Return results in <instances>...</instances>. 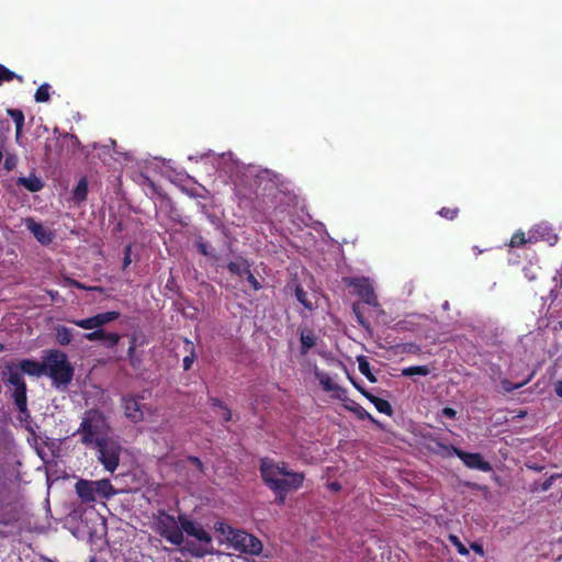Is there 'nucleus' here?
<instances>
[{"mask_svg": "<svg viewBox=\"0 0 562 562\" xmlns=\"http://www.w3.org/2000/svg\"><path fill=\"white\" fill-rule=\"evenodd\" d=\"M259 471L262 482L274 493L279 505H283L288 493L299 490L305 479L304 473L294 472L285 462H278L268 457L260 459Z\"/></svg>", "mask_w": 562, "mask_h": 562, "instance_id": "f257e3e1", "label": "nucleus"}, {"mask_svg": "<svg viewBox=\"0 0 562 562\" xmlns=\"http://www.w3.org/2000/svg\"><path fill=\"white\" fill-rule=\"evenodd\" d=\"M276 190L274 183L262 175L247 177L236 186V195L239 199V205L245 207H265L266 198Z\"/></svg>", "mask_w": 562, "mask_h": 562, "instance_id": "f03ea898", "label": "nucleus"}, {"mask_svg": "<svg viewBox=\"0 0 562 562\" xmlns=\"http://www.w3.org/2000/svg\"><path fill=\"white\" fill-rule=\"evenodd\" d=\"M110 431V425L105 415L91 408L85 412L81 423L74 435H80V441L86 447H92L101 439H104Z\"/></svg>", "mask_w": 562, "mask_h": 562, "instance_id": "7ed1b4c3", "label": "nucleus"}, {"mask_svg": "<svg viewBox=\"0 0 562 562\" xmlns=\"http://www.w3.org/2000/svg\"><path fill=\"white\" fill-rule=\"evenodd\" d=\"M44 375L52 379L55 387L69 384L74 378V368L67 355L60 350L49 349L44 355Z\"/></svg>", "mask_w": 562, "mask_h": 562, "instance_id": "20e7f679", "label": "nucleus"}, {"mask_svg": "<svg viewBox=\"0 0 562 562\" xmlns=\"http://www.w3.org/2000/svg\"><path fill=\"white\" fill-rule=\"evenodd\" d=\"M155 531L173 546H181L184 537L181 531L179 518L170 515L166 509H158L154 515Z\"/></svg>", "mask_w": 562, "mask_h": 562, "instance_id": "39448f33", "label": "nucleus"}, {"mask_svg": "<svg viewBox=\"0 0 562 562\" xmlns=\"http://www.w3.org/2000/svg\"><path fill=\"white\" fill-rule=\"evenodd\" d=\"M92 447L97 450L95 457L98 462L105 471L114 473L120 465V459L123 452L121 442L113 437H106Z\"/></svg>", "mask_w": 562, "mask_h": 562, "instance_id": "423d86ee", "label": "nucleus"}, {"mask_svg": "<svg viewBox=\"0 0 562 562\" xmlns=\"http://www.w3.org/2000/svg\"><path fill=\"white\" fill-rule=\"evenodd\" d=\"M228 540L236 550L243 553L259 555L263 549L262 542L245 530L231 528Z\"/></svg>", "mask_w": 562, "mask_h": 562, "instance_id": "0eeeda50", "label": "nucleus"}, {"mask_svg": "<svg viewBox=\"0 0 562 562\" xmlns=\"http://www.w3.org/2000/svg\"><path fill=\"white\" fill-rule=\"evenodd\" d=\"M2 379L7 385L13 387L11 397L14 403L27 400V385L23 375L9 362H7L2 370Z\"/></svg>", "mask_w": 562, "mask_h": 562, "instance_id": "6e6552de", "label": "nucleus"}, {"mask_svg": "<svg viewBox=\"0 0 562 562\" xmlns=\"http://www.w3.org/2000/svg\"><path fill=\"white\" fill-rule=\"evenodd\" d=\"M347 284L355 289L356 294L366 303L372 306H378V297L374 289L368 278H351Z\"/></svg>", "mask_w": 562, "mask_h": 562, "instance_id": "1a4fd4ad", "label": "nucleus"}, {"mask_svg": "<svg viewBox=\"0 0 562 562\" xmlns=\"http://www.w3.org/2000/svg\"><path fill=\"white\" fill-rule=\"evenodd\" d=\"M120 317V312L109 311L98 313L91 317L83 319H72L70 323L83 329H102L101 327L110 322L116 321Z\"/></svg>", "mask_w": 562, "mask_h": 562, "instance_id": "9d476101", "label": "nucleus"}, {"mask_svg": "<svg viewBox=\"0 0 562 562\" xmlns=\"http://www.w3.org/2000/svg\"><path fill=\"white\" fill-rule=\"evenodd\" d=\"M139 400L134 394H125L121 398V406L125 417L135 424L144 419V405Z\"/></svg>", "mask_w": 562, "mask_h": 562, "instance_id": "9b49d317", "label": "nucleus"}, {"mask_svg": "<svg viewBox=\"0 0 562 562\" xmlns=\"http://www.w3.org/2000/svg\"><path fill=\"white\" fill-rule=\"evenodd\" d=\"M179 522L181 525L182 533L186 532L188 536L193 537L201 542L209 543L212 541L211 535L204 529V527L201 524L189 519L186 515H179Z\"/></svg>", "mask_w": 562, "mask_h": 562, "instance_id": "f8f14e48", "label": "nucleus"}, {"mask_svg": "<svg viewBox=\"0 0 562 562\" xmlns=\"http://www.w3.org/2000/svg\"><path fill=\"white\" fill-rule=\"evenodd\" d=\"M456 456L469 469H475L482 472H490L492 470L490 462L485 461L483 457L477 452H467L461 449H458Z\"/></svg>", "mask_w": 562, "mask_h": 562, "instance_id": "ddd939ff", "label": "nucleus"}, {"mask_svg": "<svg viewBox=\"0 0 562 562\" xmlns=\"http://www.w3.org/2000/svg\"><path fill=\"white\" fill-rule=\"evenodd\" d=\"M25 226L33 234L35 239L43 246L49 245L55 237V234L52 229L45 227L41 223H37L32 217H27L25 220Z\"/></svg>", "mask_w": 562, "mask_h": 562, "instance_id": "4468645a", "label": "nucleus"}, {"mask_svg": "<svg viewBox=\"0 0 562 562\" xmlns=\"http://www.w3.org/2000/svg\"><path fill=\"white\" fill-rule=\"evenodd\" d=\"M12 367H14L22 375L26 374L29 376L40 378L44 375V360L42 362L35 359H21L18 362H9Z\"/></svg>", "mask_w": 562, "mask_h": 562, "instance_id": "2eb2a0df", "label": "nucleus"}, {"mask_svg": "<svg viewBox=\"0 0 562 562\" xmlns=\"http://www.w3.org/2000/svg\"><path fill=\"white\" fill-rule=\"evenodd\" d=\"M83 338L88 341L101 340L106 348H113L119 344L121 336L116 333H106L103 329H95L93 331L86 333Z\"/></svg>", "mask_w": 562, "mask_h": 562, "instance_id": "dca6fc26", "label": "nucleus"}, {"mask_svg": "<svg viewBox=\"0 0 562 562\" xmlns=\"http://www.w3.org/2000/svg\"><path fill=\"white\" fill-rule=\"evenodd\" d=\"M316 378L319 381V384L322 385L323 390L326 392H333L334 397L340 401L346 400V390L338 384H336L330 375L326 372H316Z\"/></svg>", "mask_w": 562, "mask_h": 562, "instance_id": "f3484780", "label": "nucleus"}, {"mask_svg": "<svg viewBox=\"0 0 562 562\" xmlns=\"http://www.w3.org/2000/svg\"><path fill=\"white\" fill-rule=\"evenodd\" d=\"M76 493L82 503H92L95 502V491L93 481L79 480L76 485Z\"/></svg>", "mask_w": 562, "mask_h": 562, "instance_id": "a211bd4d", "label": "nucleus"}, {"mask_svg": "<svg viewBox=\"0 0 562 562\" xmlns=\"http://www.w3.org/2000/svg\"><path fill=\"white\" fill-rule=\"evenodd\" d=\"M427 449L441 458H451L457 454L459 448L442 443L437 439H431L427 445Z\"/></svg>", "mask_w": 562, "mask_h": 562, "instance_id": "6ab92c4d", "label": "nucleus"}, {"mask_svg": "<svg viewBox=\"0 0 562 562\" xmlns=\"http://www.w3.org/2000/svg\"><path fill=\"white\" fill-rule=\"evenodd\" d=\"M316 340L317 337L312 329H302L300 331L301 355H307L308 351L316 346Z\"/></svg>", "mask_w": 562, "mask_h": 562, "instance_id": "aec40b11", "label": "nucleus"}, {"mask_svg": "<svg viewBox=\"0 0 562 562\" xmlns=\"http://www.w3.org/2000/svg\"><path fill=\"white\" fill-rule=\"evenodd\" d=\"M14 405L19 412L18 419L20 420V423L23 424V426L26 430L34 434V430L31 426L32 416H31V412L27 407V400H23V401H21V403L20 402L14 403Z\"/></svg>", "mask_w": 562, "mask_h": 562, "instance_id": "412c9836", "label": "nucleus"}, {"mask_svg": "<svg viewBox=\"0 0 562 562\" xmlns=\"http://www.w3.org/2000/svg\"><path fill=\"white\" fill-rule=\"evenodd\" d=\"M16 184L24 187L30 192H38L44 188V182L34 173L29 177H19Z\"/></svg>", "mask_w": 562, "mask_h": 562, "instance_id": "4be33fe9", "label": "nucleus"}, {"mask_svg": "<svg viewBox=\"0 0 562 562\" xmlns=\"http://www.w3.org/2000/svg\"><path fill=\"white\" fill-rule=\"evenodd\" d=\"M93 484H94L95 495L98 494L99 496H101L105 499H109L116 494V491L113 487V485L111 484L109 479L93 481Z\"/></svg>", "mask_w": 562, "mask_h": 562, "instance_id": "5701e85b", "label": "nucleus"}, {"mask_svg": "<svg viewBox=\"0 0 562 562\" xmlns=\"http://www.w3.org/2000/svg\"><path fill=\"white\" fill-rule=\"evenodd\" d=\"M364 397L374 405L379 413L385 414L387 416L393 415V408L389 401L380 398L372 393L364 394Z\"/></svg>", "mask_w": 562, "mask_h": 562, "instance_id": "b1692460", "label": "nucleus"}, {"mask_svg": "<svg viewBox=\"0 0 562 562\" xmlns=\"http://www.w3.org/2000/svg\"><path fill=\"white\" fill-rule=\"evenodd\" d=\"M88 195V180L86 177L80 178L77 186L72 191V200L76 204H81L87 200Z\"/></svg>", "mask_w": 562, "mask_h": 562, "instance_id": "393cba45", "label": "nucleus"}, {"mask_svg": "<svg viewBox=\"0 0 562 562\" xmlns=\"http://www.w3.org/2000/svg\"><path fill=\"white\" fill-rule=\"evenodd\" d=\"M7 114L13 120L15 124V138L19 139L24 127V113L20 109H8Z\"/></svg>", "mask_w": 562, "mask_h": 562, "instance_id": "a878e982", "label": "nucleus"}, {"mask_svg": "<svg viewBox=\"0 0 562 562\" xmlns=\"http://www.w3.org/2000/svg\"><path fill=\"white\" fill-rule=\"evenodd\" d=\"M227 269L232 274L245 277V274L250 270V265L246 259L239 258L236 261L228 262Z\"/></svg>", "mask_w": 562, "mask_h": 562, "instance_id": "bb28decb", "label": "nucleus"}, {"mask_svg": "<svg viewBox=\"0 0 562 562\" xmlns=\"http://www.w3.org/2000/svg\"><path fill=\"white\" fill-rule=\"evenodd\" d=\"M55 337L59 345L67 346L71 342L74 337L71 328L59 325L55 328Z\"/></svg>", "mask_w": 562, "mask_h": 562, "instance_id": "cd10ccee", "label": "nucleus"}, {"mask_svg": "<svg viewBox=\"0 0 562 562\" xmlns=\"http://www.w3.org/2000/svg\"><path fill=\"white\" fill-rule=\"evenodd\" d=\"M184 349L189 353L183 358V369L186 371L190 370L196 356H195V347L192 341L189 339H184Z\"/></svg>", "mask_w": 562, "mask_h": 562, "instance_id": "c85d7f7f", "label": "nucleus"}, {"mask_svg": "<svg viewBox=\"0 0 562 562\" xmlns=\"http://www.w3.org/2000/svg\"><path fill=\"white\" fill-rule=\"evenodd\" d=\"M294 295L296 300L308 311L314 310V304L307 299V293L300 283L294 285Z\"/></svg>", "mask_w": 562, "mask_h": 562, "instance_id": "c756f323", "label": "nucleus"}, {"mask_svg": "<svg viewBox=\"0 0 562 562\" xmlns=\"http://www.w3.org/2000/svg\"><path fill=\"white\" fill-rule=\"evenodd\" d=\"M358 369L371 383H375L378 381L376 376L372 373L371 366L366 357H360L358 359Z\"/></svg>", "mask_w": 562, "mask_h": 562, "instance_id": "7c9ffc66", "label": "nucleus"}, {"mask_svg": "<svg viewBox=\"0 0 562 562\" xmlns=\"http://www.w3.org/2000/svg\"><path fill=\"white\" fill-rule=\"evenodd\" d=\"M429 373H430V370L427 366H413V367L404 368L402 370V375H404V376H414V375L426 376Z\"/></svg>", "mask_w": 562, "mask_h": 562, "instance_id": "2f4dec72", "label": "nucleus"}, {"mask_svg": "<svg viewBox=\"0 0 562 562\" xmlns=\"http://www.w3.org/2000/svg\"><path fill=\"white\" fill-rule=\"evenodd\" d=\"M14 79L19 80L20 82L23 81L22 76L15 74L14 71L0 64V85L3 82H10Z\"/></svg>", "mask_w": 562, "mask_h": 562, "instance_id": "473e14b6", "label": "nucleus"}, {"mask_svg": "<svg viewBox=\"0 0 562 562\" xmlns=\"http://www.w3.org/2000/svg\"><path fill=\"white\" fill-rule=\"evenodd\" d=\"M49 98H50V86L48 83L41 85L34 94L35 101L43 103V102L49 101Z\"/></svg>", "mask_w": 562, "mask_h": 562, "instance_id": "72a5a7b5", "label": "nucleus"}, {"mask_svg": "<svg viewBox=\"0 0 562 562\" xmlns=\"http://www.w3.org/2000/svg\"><path fill=\"white\" fill-rule=\"evenodd\" d=\"M528 381L529 380H526L520 383H514V382L509 381L508 379H503L501 381V392L504 394L512 393V392L522 387L525 384L528 383Z\"/></svg>", "mask_w": 562, "mask_h": 562, "instance_id": "f704fd0d", "label": "nucleus"}, {"mask_svg": "<svg viewBox=\"0 0 562 562\" xmlns=\"http://www.w3.org/2000/svg\"><path fill=\"white\" fill-rule=\"evenodd\" d=\"M531 240H532V237L526 238L525 233L518 231L513 234L510 241H509V246L513 248L521 247V246L526 245L527 243H530Z\"/></svg>", "mask_w": 562, "mask_h": 562, "instance_id": "c9c22d12", "label": "nucleus"}, {"mask_svg": "<svg viewBox=\"0 0 562 562\" xmlns=\"http://www.w3.org/2000/svg\"><path fill=\"white\" fill-rule=\"evenodd\" d=\"M353 414L360 420H370L371 423L380 426V423L369 412H367L360 404L358 405V407H355Z\"/></svg>", "mask_w": 562, "mask_h": 562, "instance_id": "e433bc0d", "label": "nucleus"}, {"mask_svg": "<svg viewBox=\"0 0 562 562\" xmlns=\"http://www.w3.org/2000/svg\"><path fill=\"white\" fill-rule=\"evenodd\" d=\"M194 244H195V247L198 248V251L201 255H203L205 257L211 256V252L209 250V243L204 239L203 236H201V235L196 236Z\"/></svg>", "mask_w": 562, "mask_h": 562, "instance_id": "4c0bfd02", "label": "nucleus"}, {"mask_svg": "<svg viewBox=\"0 0 562 562\" xmlns=\"http://www.w3.org/2000/svg\"><path fill=\"white\" fill-rule=\"evenodd\" d=\"M438 214L446 220L453 221L459 215V209L445 206L438 211Z\"/></svg>", "mask_w": 562, "mask_h": 562, "instance_id": "58836bf2", "label": "nucleus"}, {"mask_svg": "<svg viewBox=\"0 0 562 562\" xmlns=\"http://www.w3.org/2000/svg\"><path fill=\"white\" fill-rule=\"evenodd\" d=\"M449 541L456 547L457 551L461 554V555H468L469 554V550L467 549V547L461 542V540L459 539L458 536H454V535H450L449 536Z\"/></svg>", "mask_w": 562, "mask_h": 562, "instance_id": "ea45409f", "label": "nucleus"}, {"mask_svg": "<svg viewBox=\"0 0 562 562\" xmlns=\"http://www.w3.org/2000/svg\"><path fill=\"white\" fill-rule=\"evenodd\" d=\"M135 349H136V339H135V337H133L131 339L130 347L127 350V357H128V360L133 368H136V362L134 361Z\"/></svg>", "mask_w": 562, "mask_h": 562, "instance_id": "a19ab883", "label": "nucleus"}, {"mask_svg": "<svg viewBox=\"0 0 562 562\" xmlns=\"http://www.w3.org/2000/svg\"><path fill=\"white\" fill-rule=\"evenodd\" d=\"M248 283L251 285V288L255 290V291H258L261 289V284L260 282L258 281V279L252 274L251 270H249V272H247L245 274Z\"/></svg>", "mask_w": 562, "mask_h": 562, "instance_id": "79ce46f5", "label": "nucleus"}, {"mask_svg": "<svg viewBox=\"0 0 562 562\" xmlns=\"http://www.w3.org/2000/svg\"><path fill=\"white\" fill-rule=\"evenodd\" d=\"M132 246L126 245L124 248L123 269H126L132 262Z\"/></svg>", "mask_w": 562, "mask_h": 562, "instance_id": "37998d69", "label": "nucleus"}, {"mask_svg": "<svg viewBox=\"0 0 562 562\" xmlns=\"http://www.w3.org/2000/svg\"><path fill=\"white\" fill-rule=\"evenodd\" d=\"M441 414H442V416H445L449 419H454L457 416V411L452 407L447 406L441 409Z\"/></svg>", "mask_w": 562, "mask_h": 562, "instance_id": "c03bdc74", "label": "nucleus"}, {"mask_svg": "<svg viewBox=\"0 0 562 562\" xmlns=\"http://www.w3.org/2000/svg\"><path fill=\"white\" fill-rule=\"evenodd\" d=\"M209 402L213 407H217L220 409H223L226 406V404L218 397L210 396Z\"/></svg>", "mask_w": 562, "mask_h": 562, "instance_id": "a18cd8bd", "label": "nucleus"}, {"mask_svg": "<svg viewBox=\"0 0 562 562\" xmlns=\"http://www.w3.org/2000/svg\"><path fill=\"white\" fill-rule=\"evenodd\" d=\"M65 281H66L68 284L72 285V286H75V288H77V289H82V290H87V289H88V288H86L82 283H80L79 281H77V280H75V279H71V278H65Z\"/></svg>", "mask_w": 562, "mask_h": 562, "instance_id": "49530a36", "label": "nucleus"}, {"mask_svg": "<svg viewBox=\"0 0 562 562\" xmlns=\"http://www.w3.org/2000/svg\"><path fill=\"white\" fill-rule=\"evenodd\" d=\"M222 411H223V414H222L223 420L231 422L233 418V415H232V411L229 409V407L226 405Z\"/></svg>", "mask_w": 562, "mask_h": 562, "instance_id": "de8ad7c7", "label": "nucleus"}, {"mask_svg": "<svg viewBox=\"0 0 562 562\" xmlns=\"http://www.w3.org/2000/svg\"><path fill=\"white\" fill-rule=\"evenodd\" d=\"M350 381L352 383V385L364 396V394L367 393H370L367 389H364L363 386H361L360 384H358L355 380H352L350 378Z\"/></svg>", "mask_w": 562, "mask_h": 562, "instance_id": "09e8293b", "label": "nucleus"}, {"mask_svg": "<svg viewBox=\"0 0 562 562\" xmlns=\"http://www.w3.org/2000/svg\"><path fill=\"white\" fill-rule=\"evenodd\" d=\"M553 479H554V476L552 475L542 483V486H541L542 491H548L551 487Z\"/></svg>", "mask_w": 562, "mask_h": 562, "instance_id": "8fccbe9b", "label": "nucleus"}, {"mask_svg": "<svg viewBox=\"0 0 562 562\" xmlns=\"http://www.w3.org/2000/svg\"><path fill=\"white\" fill-rule=\"evenodd\" d=\"M358 405H359V404H358L357 402H355V401H350V403H349V404H346V405H345V408H346L347 411H349V412L353 413L355 407H358Z\"/></svg>", "mask_w": 562, "mask_h": 562, "instance_id": "3c124183", "label": "nucleus"}, {"mask_svg": "<svg viewBox=\"0 0 562 562\" xmlns=\"http://www.w3.org/2000/svg\"><path fill=\"white\" fill-rule=\"evenodd\" d=\"M14 166V161L12 158H7L5 161H4V167L7 170H11Z\"/></svg>", "mask_w": 562, "mask_h": 562, "instance_id": "603ef678", "label": "nucleus"}, {"mask_svg": "<svg viewBox=\"0 0 562 562\" xmlns=\"http://www.w3.org/2000/svg\"><path fill=\"white\" fill-rule=\"evenodd\" d=\"M555 393L558 396L562 397V380L558 381L555 384Z\"/></svg>", "mask_w": 562, "mask_h": 562, "instance_id": "864d4df0", "label": "nucleus"}, {"mask_svg": "<svg viewBox=\"0 0 562 562\" xmlns=\"http://www.w3.org/2000/svg\"><path fill=\"white\" fill-rule=\"evenodd\" d=\"M471 548H472L475 552L483 554V549H482V547H481L480 544H477V543H472V544H471Z\"/></svg>", "mask_w": 562, "mask_h": 562, "instance_id": "5fc2aeb1", "label": "nucleus"}, {"mask_svg": "<svg viewBox=\"0 0 562 562\" xmlns=\"http://www.w3.org/2000/svg\"><path fill=\"white\" fill-rule=\"evenodd\" d=\"M358 321H359V324L363 327H366L368 325L367 322L360 315H358Z\"/></svg>", "mask_w": 562, "mask_h": 562, "instance_id": "6e6d98bb", "label": "nucleus"}, {"mask_svg": "<svg viewBox=\"0 0 562 562\" xmlns=\"http://www.w3.org/2000/svg\"><path fill=\"white\" fill-rule=\"evenodd\" d=\"M48 294L50 295V297L53 300H55V297L58 295V292L57 291H48Z\"/></svg>", "mask_w": 562, "mask_h": 562, "instance_id": "4d7b16f0", "label": "nucleus"}, {"mask_svg": "<svg viewBox=\"0 0 562 562\" xmlns=\"http://www.w3.org/2000/svg\"><path fill=\"white\" fill-rule=\"evenodd\" d=\"M134 361L136 362V368L140 364V359L134 355Z\"/></svg>", "mask_w": 562, "mask_h": 562, "instance_id": "13d9d810", "label": "nucleus"}, {"mask_svg": "<svg viewBox=\"0 0 562 562\" xmlns=\"http://www.w3.org/2000/svg\"><path fill=\"white\" fill-rule=\"evenodd\" d=\"M90 290H94V291H99V292L103 291V289L101 286L90 288Z\"/></svg>", "mask_w": 562, "mask_h": 562, "instance_id": "bf43d9fd", "label": "nucleus"}, {"mask_svg": "<svg viewBox=\"0 0 562 562\" xmlns=\"http://www.w3.org/2000/svg\"><path fill=\"white\" fill-rule=\"evenodd\" d=\"M42 561L43 562H55V561H53V560H50V559H48L46 557H42Z\"/></svg>", "mask_w": 562, "mask_h": 562, "instance_id": "052dcab7", "label": "nucleus"}, {"mask_svg": "<svg viewBox=\"0 0 562 562\" xmlns=\"http://www.w3.org/2000/svg\"><path fill=\"white\" fill-rule=\"evenodd\" d=\"M192 460L199 464H201V461L199 460V458H192Z\"/></svg>", "mask_w": 562, "mask_h": 562, "instance_id": "680f3d73", "label": "nucleus"}, {"mask_svg": "<svg viewBox=\"0 0 562 562\" xmlns=\"http://www.w3.org/2000/svg\"><path fill=\"white\" fill-rule=\"evenodd\" d=\"M146 180L149 182V184H150L151 187H154V186H155V184H154V182H153L149 178H146Z\"/></svg>", "mask_w": 562, "mask_h": 562, "instance_id": "e2e57ef3", "label": "nucleus"}, {"mask_svg": "<svg viewBox=\"0 0 562 562\" xmlns=\"http://www.w3.org/2000/svg\"><path fill=\"white\" fill-rule=\"evenodd\" d=\"M524 416H526V412H520L518 415V417H524Z\"/></svg>", "mask_w": 562, "mask_h": 562, "instance_id": "0e129e2a", "label": "nucleus"}, {"mask_svg": "<svg viewBox=\"0 0 562 562\" xmlns=\"http://www.w3.org/2000/svg\"><path fill=\"white\" fill-rule=\"evenodd\" d=\"M333 487H334L335 490H339V485H338V484H336V483H335V484H333Z\"/></svg>", "mask_w": 562, "mask_h": 562, "instance_id": "69168bd1", "label": "nucleus"}, {"mask_svg": "<svg viewBox=\"0 0 562 562\" xmlns=\"http://www.w3.org/2000/svg\"><path fill=\"white\" fill-rule=\"evenodd\" d=\"M4 349L3 345L0 344V351Z\"/></svg>", "mask_w": 562, "mask_h": 562, "instance_id": "338daca9", "label": "nucleus"}]
</instances>
